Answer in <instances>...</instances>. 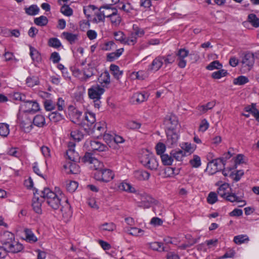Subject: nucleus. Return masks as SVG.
<instances>
[{
	"instance_id": "obj_1",
	"label": "nucleus",
	"mask_w": 259,
	"mask_h": 259,
	"mask_svg": "<svg viewBox=\"0 0 259 259\" xmlns=\"http://www.w3.org/2000/svg\"><path fill=\"white\" fill-rule=\"evenodd\" d=\"M40 196L43 198L47 203L53 209H58L61 205V202L64 198L65 200L67 207H69L68 204V200L66 199L63 194L60 193L57 194L50 190L49 188H44L41 192Z\"/></svg>"
},
{
	"instance_id": "obj_2",
	"label": "nucleus",
	"mask_w": 259,
	"mask_h": 259,
	"mask_svg": "<svg viewBox=\"0 0 259 259\" xmlns=\"http://www.w3.org/2000/svg\"><path fill=\"white\" fill-rule=\"evenodd\" d=\"M141 163L146 167L151 170H156L158 163L154 155L148 151L143 152L140 158Z\"/></svg>"
},
{
	"instance_id": "obj_3",
	"label": "nucleus",
	"mask_w": 259,
	"mask_h": 259,
	"mask_svg": "<svg viewBox=\"0 0 259 259\" xmlns=\"http://www.w3.org/2000/svg\"><path fill=\"white\" fill-rule=\"evenodd\" d=\"M114 176L113 171L109 169L102 168L94 173V177L96 180L106 183L112 180Z\"/></svg>"
},
{
	"instance_id": "obj_4",
	"label": "nucleus",
	"mask_w": 259,
	"mask_h": 259,
	"mask_svg": "<svg viewBox=\"0 0 259 259\" xmlns=\"http://www.w3.org/2000/svg\"><path fill=\"white\" fill-rule=\"evenodd\" d=\"M21 110L25 113H34L39 110V105L35 101H26L21 104Z\"/></svg>"
},
{
	"instance_id": "obj_5",
	"label": "nucleus",
	"mask_w": 259,
	"mask_h": 259,
	"mask_svg": "<svg viewBox=\"0 0 259 259\" xmlns=\"http://www.w3.org/2000/svg\"><path fill=\"white\" fill-rule=\"evenodd\" d=\"M82 161L83 162H88L90 164V167L97 170V171L101 169L103 166V163L93 157L92 154L90 153H86L82 158Z\"/></svg>"
},
{
	"instance_id": "obj_6",
	"label": "nucleus",
	"mask_w": 259,
	"mask_h": 259,
	"mask_svg": "<svg viewBox=\"0 0 259 259\" xmlns=\"http://www.w3.org/2000/svg\"><path fill=\"white\" fill-rule=\"evenodd\" d=\"M104 92L105 90L103 87L99 84H96L88 89V95L90 99L94 100V102H98Z\"/></svg>"
},
{
	"instance_id": "obj_7",
	"label": "nucleus",
	"mask_w": 259,
	"mask_h": 259,
	"mask_svg": "<svg viewBox=\"0 0 259 259\" xmlns=\"http://www.w3.org/2000/svg\"><path fill=\"white\" fill-rule=\"evenodd\" d=\"M224 160L222 158L212 160L207 164L206 169L211 174H215L224 166Z\"/></svg>"
},
{
	"instance_id": "obj_8",
	"label": "nucleus",
	"mask_w": 259,
	"mask_h": 259,
	"mask_svg": "<svg viewBox=\"0 0 259 259\" xmlns=\"http://www.w3.org/2000/svg\"><path fill=\"white\" fill-rule=\"evenodd\" d=\"M83 117L81 126L85 130L92 128L96 120L95 113L91 111H87Z\"/></svg>"
},
{
	"instance_id": "obj_9",
	"label": "nucleus",
	"mask_w": 259,
	"mask_h": 259,
	"mask_svg": "<svg viewBox=\"0 0 259 259\" xmlns=\"http://www.w3.org/2000/svg\"><path fill=\"white\" fill-rule=\"evenodd\" d=\"M5 245L6 248L7 249L8 252L16 253L21 251L24 246L22 244L20 243L17 241L14 240L11 242L5 241Z\"/></svg>"
},
{
	"instance_id": "obj_10",
	"label": "nucleus",
	"mask_w": 259,
	"mask_h": 259,
	"mask_svg": "<svg viewBox=\"0 0 259 259\" xmlns=\"http://www.w3.org/2000/svg\"><path fill=\"white\" fill-rule=\"evenodd\" d=\"M241 64L244 71H249L253 66L254 63L253 54L252 53H246L241 60Z\"/></svg>"
},
{
	"instance_id": "obj_11",
	"label": "nucleus",
	"mask_w": 259,
	"mask_h": 259,
	"mask_svg": "<svg viewBox=\"0 0 259 259\" xmlns=\"http://www.w3.org/2000/svg\"><path fill=\"white\" fill-rule=\"evenodd\" d=\"M176 55L178 57V60L179 61L178 66L181 68H185L187 64L185 58L188 56H189V51L185 49H180L178 51Z\"/></svg>"
},
{
	"instance_id": "obj_12",
	"label": "nucleus",
	"mask_w": 259,
	"mask_h": 259,
	"mask_svg": "<svg viewBox=\"0 0 259 259\" xmlns=\"http://www.w3.org/2000/svg\"><path fill=\"white\" fill-rule=\"evenodd\" d=\"M164 124L167 131H174L178 125V120L177 116L173 114L167 115L164 120Z\"/></svg>"
},
{
	"instance_id": "obj_13",
	"label": "nucleus",
	"mask_w": 259,
	"mask_h": 259,
	"mask_svg": "<svg viewBox=\"0 0 259 259\" xmlns=\"http://www.w3.org/2000/svg\"><path fill=\"white\" fill-rule=\"evenodd\" d=\"M179 136L174 131L169 130L167 132V140L166 144L168 147H172L177 145Z\"/></svg>"
},
{
	"instance_id": "obj_14",
	"label": "nucleus",
	"mask_w": 259,
	"mask_h": 259,
	"mask_svg": "<svg viewBox=\"0 0 259 259\" xmlns=\"http://www.w3.org/2000/svg\"><path fill=\"white\" fill-rule=\"evenodd\" d=\"M75 144L73 142H69L68 144V150L66 151V155L69 160L72 161H75L78 158V154L75 151Z\"/></svg>"
},
{
	"instance_id": "obj_15",
	"label": "nucleus",
	"mask_w": 259,
	"mask_h": 259,
	"mask_svg": "<svg viewBox=\"0 0 259 259\" xmlns=\"http://www.w3.org/2000/svg\"><path fill=\"white\" fill-rule=\"evenodd\" d=\"M20 127L24 132L29 133L33 127L31 119L25 115L20 121Z\"/></svg>"
},
{
	"instance_id": "obj_16",
	"label": "nucleus",
	"mask_w": 259,
	"mask_h": 259,
	"mask_svg": "<svg viewBox=\"0 0 259 259\" xmlns=\"http://www.w3.org/2000/svg\"><path fill=\"white\" fill-rule=\"evenodd\" d=\"M70 116L71 119V121L73 123L79 125H81L83 117L81 111L77 109H74L71 111Z\"/></svg>"
},
{
	"instance_id": "obj_17",
	"label": "nucleus",
	"mask_w": 259,
	"mask_h": 259,
	"mask_svg": "<svg viewBox=\"0 0 259 259\" xmlns=\"http://www.w3.org/2000/svg\"><path fill=\"white\" fill-rule=\"evenodd\" d=\"M180 146L186 156L192 154L196 149V145L189 142H182Z\"/></svg>"
},
{
	"instance_id": "obj_18",
	"label": "nucleus",
	"mask_w": 259,
	"mask_h": 259,
	"mask_svg": "<svg viewBox=\"0 0 259 259\" xmlns=\"http://www.w3.org/2000/svg\"><path fill=\"white\" fill-rule=\"evenodd\" d=\"M154 201V199L151 196L144 194L141 196V201L139 206L145 208H149Z\"/></svg>"
},
{
	"instance_id": "obj_19",
	"label": "nucleus",
	"mask_w": 259,
	"mask_h": 259,
	"mask_svg": "<svg viewBox=\"0 0 259 259\" xmlns=\"http://www.w3.org/2000/svg\"><path fill=\"white\" fill-rule=\"evenodd\" d=\"M89 144L90 150L92 151H105L108 149V147L105 145L97 141L91 140Z\"/></svg>"
},
{
	"instance_id": "obj_20",
	"label": "nucleus",
	"mask_w": 259,
	"mask_h": 259,
	"mask_svg": "<svg viewBox=\"0 0 259 259\" xmlns=\"http://www.w3.org/2000/svg\"><path fill=\"white\" fill-rule=\"evenodd\" d=\"M134 178L139 181H147L149 179L150 174L147 171L139 169L134 172Z\"/></svg>"
},
{
	"instance_id": "obj_21",
	"label": "nucleus",
	"mask_w": 259,
	"mask_h": 259,
	"mask_svg": "<svg viewBox=\"0 0 259 259\" xmlns=\"http://www.w3.org/2000/svg\"><path fill=\"white\" fill-rule=\"evenodd\" d=\"M162 59L160 56L155 58L149 66L148 70L154 71H158L163 65Z\"/></svg>"
},
{
	"instance_id": "obj_22",
	"label": "nucleus",
	"mask_w": 259,
	"mask_h": 259,
	"mask_svg": "<svg viewBox=\"0 0 259 259\" xmlns=\"http://www.w3.org/2000/svg\"><path fill=\"white\" fill-rule=\"evenodd\" d=\"M32 206L33 210L38 214L41 213V200H39V197L34 194V197L32 199Z\"/></svg>"
},
{
	"instance_id": "obj_23",
	"label": "nucleus",
	"mask_w": 259,
	"mask_h": 259,
	"mask_svg": "<svg viewBox=\"0 0 259 259\" xmlns=\"http://www.w3.org/2000/svg\"><path fill=\"white\" fill-rule=\"evenodd\" d=\"M245 112L251 114L259 122V111L256 108V104L252 103L251 105H248L244 108Z\"/></svg>"
},
{
	"instance_id": "obj_24",
	"label": "nucleus",
	"mask_w": 259,
	"mask_h": 259,
	"mask_svg": "<svg viewBox=\"0 0 259 259\" xmlns=\"http://www.w3.org/2000/svg\"><path fill=\"white\" fill-rule=\"evenodd\" d=\"M98 81L103 88L108 85L110 83V76L108 72L105 71L101 73L98 78Z\"/></svg>"
},
{
	"instance_id": "obj_25",
	"label": "nucleus",
	"mask_w": 259,
	"mask_h": 259,
	"mask_svg": "<svg viewBox=\"0 0 259 259\" xmlns=\"http://www.w3.org/2000/svg\"><path fill=\"white\" fill-rule=\"evenodd\" d=\"M112 5L105 4L101 7V9H102L103 12V15H104L105 17L109 18L112 15H113L115 12H117V10L112 7Z\"/></svg>"
},
{
	"instance_id": "obj_26",
	"label": "nucleus",
	"mask_w": 259,
	"mask_h": 259,
	"mask_svg": "<svg viewBox=\"0 0 259 259\" xmlns=\"http://www.w3.org/2000/svg\"><path fill=\"white\" fill-rule=\"evenodd\" d=\"M64 168L68 174H76L79 172V167L75 163H69L64 165Z\"/></svg>"
},
{
	"instance_id": "obj_27",
	"label": "nucleus",
	"mask_w": 259,
	"mask_h": 259,
	"mask_svg": "<svg viewBox=\"0 0 259 259\" xmlns=\"http://www.w3.org/2000/svg\"><path fill=\"white\" fill-rule=\"evenodd\" d=\"M25 236V240L30 243H34L37 241V237L33 234L32 231L29 229H25L24 231Z\"/></svg>"
},
{
	"instance_id": "obj_28",
	"label": "nucleus",
	"mask_w": 259,
	"mask_h": 259,
	"mask_svg": "<svg viewBox=\"0 0 259 259\" xmlns=\"http://www.w3.org/2000/svg\"><path fill=\"white\" fill-rule=\"evenodd\" d=\"M118 189L120 190L124 191L128 193H136V191L130 184L126 182H122L118 186Z\"/></svg>"
},
{
	"instance_id": "obj_29",
	"label": "nucleus",
	"mask_w": 259,
	"mask_h": 259,
	"mask_svg": "<svg viewBox=\"0 0 259 259\" xmlns=\"http://www.w3.org/2000/svg\"><path fill=\"white\" fill-rule=\"evenodd\" d=\"M170 154L174 158L179 161H182L185 156H187L182 149L172 150Z\"/></svg>"
},
{
	"instance_id": "obj_30",
	"label": "nucleus",
	"mask_w": 259,
	"mask_h": 259,
	"mask_svg": "<svg viewBox=\"0 0 259 259\" xmlns=\"http://www.w3.org/2000/svg\"><path fill=\"white\" fill-rule=\"evenodd\" d=\"M110 70L113 75L117 80L119 79L123 74V71L119 69V67L114 64H111L110 65Z\"/></svg>"
},
{
	"instance_id": "obj_31",
	"label": "nucleus",
	"mask_w": 259,
	"mask_h": 259,
	"mask_svg": "<svg viewBox=\"0 0 259 259\" xmlns=\"http://www.w3.org/2000/svg\"><path fill=\"white\" fill-rule=\"evenodd\" d=\"M45 123V118L41 115H37L33 119V123L36 126L42 127Z\"/></svg>"
},
{
	"instance_id": "obj_32",
	"label": "nucleus",
	"mask_w": 259,
	"mask_h": 259,
	"mask_svg": "<svg viewBox=\"0 0 259 259\" xmlns=\"http://www.w3.org/2000/svg\"><path fill=\"white\" fill-rule=\"evenodd\" d=\"M94 69L93 67H88L83 70L84 76L81 77V80L82 81H87L88 79L94 75Z\"/></svg>"
},
{
	"instance_id": "obj_33",
	"label": "nucleus",
	"mask_w": 259,
	"mask_h": 259,
	"mask_svg": "<svg viewBox=\"0 0 259 259\" xmlns=\"http://www.w3.org/2000/svg\"><path fill=\"white\" fill-rule=\"evenodd\" d=\"M148 76V73L147 71L143 70H140L138 72H133L132 77L133 78L138 79L140 80H143Z\"/></svg>"
},
{
	"instance_id": "obj_34",
	"label": "nucleus",
	"mask_w": 259,
	"mask_h": 259,
	"mask_svg": "<svg viewBox=\"0 0 259 259\" xmlns=\"http://www.w3.org/2000/svg\"><path fill=\"white\" fill-rule=\"evenodd\" d=\"M228 189H229V184L225 183L219 188L218 193L221 197L223 198L225 197L226 194H228V193H229Z\"/></svg>"
},
{
	"instance_id": "obj_35",
	"label": "nucleus",
	"mask_w": 259,
	"mask_h": 259,
	"mask_svg": "<svg viewBox=\"0 0 259 259\" xmlns=\"http://www.w3.org/2000/svg\"><path fill=\"white\" fill-rule=\"evenodd\" d=\"M30 55L33 61L39 62L41 60V56L38 51L34 48L30 46Z\"/></svg>"
},
{
	"instance_id": "obj_36",
	"label": "nucleus",
	"mask_w": 259,
	"mask_h": 259,
	"mask_svg": "<svg viewBox=\"0 0 259 259\" xmlns=\"http://www.w3.org/2000/svg\"><path fill=\"white\" fill-rule=\"evenodd\" d=\"M148 96L146 93H135L133 97L134 100H135L137 103H142L147 99Z\"/></svg>"
},
{
	"instance_id": "obj_37",
	"label": "nucleus",
	"mask_w": 259,
	"mask_h": 259,
	"mask_svg": "<svg viewBox=\"0 0 259 259\" xmlns=\"http://www.w3.org/2000/svg\"><path fill=\"white\" fill-rule=\"evenodd\" d=\"M116 226L113 223H105L100 226L99 229L102 231H113L115 229Z\"/></svg>"
},
{
	"instance_id": "obj_38",
	"label": "nucleus",
	"mask_w": 259,
	"mask_h": 259,
	"mask_svg": "<svg viewBox=\"0 0 259 259\" xmlns=\"http://www.w3.org/2000/svg\"><path fill=\"white\" fill-rule=\"evenodd\" d=\"M25 10L27 14L33 16L38 13L39 9L36 5H33L28 8H26Z\"/></svg>"
},
{
	"instance_id": "obj_39",
	"label": "nucleus",
	"mask_w": 259,
	"mask_h": 259,
	"mask_svg": "<svg viewBox=\"0 0 259 259\" xmlns=\"http://www.w3.org/2000/svg\"><path fill=\"white\" fill-rule=\"evenodd\" d=\"M160 57L162 58L163 65L165 66L168 64L173 63L175 61V57L171 54L166 56H160Z\"/></svg>"
},
{
	"instance_id": "obj_40",
	"label": "nucleus",
	"mask_w": 259,
	"mask_h": 259,
	"mask_svg": "<svg viewBox=\"0 0 259 259\" xmlns=\"http://www.w3.org/2000/svg\"><path fill=\"white\" fill-rule=\"evenodd\" d=\"M62 35L64 37L70 42V44H73L77 39L78 35L72 33L64 32L62 33Z\"/></svg>"
},
{
	"instance_id": "obj_41",
	"label": "nucleus",
	"mask_w": 259,
	"mask_h": 259,
	"mask_svg": "<svg viewBox=\"0 0 259 259\" xmlns=\"http://www.w3.org/2000/svg\"><path fill=\"white\" fill-rule=\"evenodd\" d=\"M51 121L54 122H58L63 119V116L57 112H53L49 115Z\"/></svg>"
},
{
	"instance_id": "obj_42",
	"label": "nucleus",
	"mask_w": 259,
	"mask_h": 259,
	"mask_svg": "<svg viewBox=\"0 0 259 259\" xmlns=\"http://www.w3.org/2000/svg\"><path fill=\"white\" fill-rule=\"evenodd\" d=\"M34 23L40 26H46L48 23V18L44 16H41L39 17L35 18L34 20Z\"/></svg>"
},
{
	"instance_id": "obj_43",
	"label": "nucleus",
	"mask_w": 259,
	"mask_h": 259,
	"mask_svg": "<svg viewBox=\"0 0 259 259\" xmlns=\"http://www.w3.org/2000/svg\"><path fill=\"white\" fill-rule=\"evenodd\" d=\"M248 21L255 28H257L259 26V19L255 14H249L248 16Z\"/></svg>"
},
{
	"instance_id": "obj_44",
	"label": "nucleus",
	"mask_w": 259,
	"mask_h": 259,
	"mask_svg": "<svg viewBox=\"0 0 259 259\" xmlns=\"http://www.w3.org/2000/svg\"><path fill=\"white\" fill-rule=\"evenodd\" d=\"M15 239L14 235L8 231L4 233L2 236V244H5V241L11 242V241Z\"/></svg>"
},
{
	"instance_id": "obj_45",
	"label": "nucleus",
	"mask_w": 259,
	"mask_h": 259,
	"mask_svg": "<svg viewBox=\"0 0 259 259\" xmlns=\"http://www.w3.org/2000/svg\"><path fill=\"white\" fill-rule=\"evenodd\" d=\"M215 101H211L207 103L206 105L199 106L198 110L202 113H205L208 110L212 109L215 106Z\"/></svg>"
},
{
	"instance_id": "obj_46",
	"label": "nucleus",
	"mask_w": 259,
	"mask_h": 259,
	"mask_svg": "<svg viewBox=\"0 0 259 259\" xmlns=\"http://www.w3.org/2000/svg\"><path fill=\"white\" fill-rule=\"evenodd\" d=\"M249 238L246 235H240L234 237V241L236 244H241L245 241H248Z\"/></svg>"
},
{
	"instance_id": "obj_47",
	"label": "nucleus",
	"mask_w": 259,
	"mask_h": 259,
	"mask_svg": "<svg viewBox=\"0 0 259 259\" xmlns=\"http://www.w3.org/2000/svg\"><path fill=\"white\" fill-rule=\"evenodd\" d=\"M105 16L103 15V12L101 9V7L99 9V12L96 14V17L94 18L93 21L97 23L100 22H104Z\"/></svg>"
},
{
	"instance_id": "obj_48",
	"label": "nucleus",
	"mask_w": 259,
	"mask_h": 259,
	"mask_svg": "<svg viewBox=\"0 0 259 259\" xmlns=\"http://www.w3.org/2000/svg\"><path fill=\"white\" fill-rule=\"evenodd\" d=\"M150 247L154 250L158 251H163L164 250L163 243L159 242H154L150 244Z\"/></svg>"
},
{
	"instance_id": "obj_49",
	"label": "nucleus",
	"mask_w": 259,
	"mask_h": 259,
	"mask_svg": "<svg viewBox=\"0 0 259 259\" xmlns=\"http://www.w3.org/2000/svg\"><path fill=\"white\" fill-rule=\"evenodd\" d=\"M9 125L4 123H0V135L3 137H7L9 134Z\"/></svg>"
},
{
	"instance_id": "obj_50",
	"label": "nucleus",
	"mask_w": 259,
	"mask_h": 259,
	"mask_svg": "<svg viewBox=\"0 0 259 259\" xmlns=\"http://www.w3.org/2000/svg\"><path fill=\"white\" fill-rule=\"evenodd\" d=\"M44 105L47 111H52L55 109L56 103L51 100H45Z\"/></svg>"
},
{
	"instance_id": "obj_51",
	"label": "nucleus",
	"mask_w": 259,
	"mask_h": 259,
	"mask_svg": "<svg viewBox=\"0 0 259 259\" xmlns=\"http://www.w3.org/2000/svg\"><path fill=\"white\" fill-rule=\"evenodd\" d=\"M191 166L195 168H198L201 165V160L199 156L194 155L193 159L190 160Z\"/></svg>"
},
{
	"instance_id": "obj_52",
	"label": "nucleus",
	"mask_w": 259,
	"mask_h": 259,
	"mask_svg": "<svg viewBox=\"0 0 259 259\" xmlns=\"http://www.w3.org/2000/svg\"><path fill=\"white\" fill-rule=\"evenodd\" d=\"M141 124L135 120H130L127 122L126 126L127 128L132 130H138L141 127Z\"/></svg>"
},
{
	"instance_id": "obj_53",
	"label": "nucleus",
	"mask_w": 259,
	"mask_h": 259,
	"mask_svg": "<svg viewBox=\"0 0 259 259\" xmlns=\"http://www.w3.org/2000/svg\"><path fill=\"white\" fill-rule=\"evenodd\" d=\"M137 37L132 32L128 37L125 38L124 44L134 45L137 42Z\"/></svg>"
},
{
	"instance_id": "obj_54",
	"label": "nucleus",
	"mask_w": 259,
	"mask_h": 259,
	"mask_svg": "<svg viewBox=\"0 0 259 259\" xmlns=\"http://www.w3.org/2000/svg\"><path fill=\"white\" fill-rule=\"evenodd\" d=\"M162 162L164 165H169L172 164L173 157L167 154H162L161 155Z\"/></svg>"
},
{
	"instance_id": "obj_55",
	"label": "nucleus",
	"mask_w": 259,
	"mask_h": 259,
	"mask_svg": "<svg viewBox=\"0 0 259 259\" xmlns=\"http://www.w3.org/2000/svg\"><path fill=\"white\" fill-rule=\"evenodd\" d=\"M248 82L247 77L244 76H240L233 80V83L237 85H243Z\"/></svg>"
},
{
	"instance_id": "obj_56",
	"label": "nucleus",
	"mask_w": 259,
	"mask_h": 259,
	"mask_svg": "<svg viewBox=\"0 0 259 259\" xmlns=\"http://www.w3.org/2000/svg\"><path fill=\"white\" fill-rule=\"evenodd\" d=\"M133 33L137 37H140L144 35L145 31L143 29L139 28L136 25H134Z\"/></svg>"
},
{
	"instance_id": "obj_57",
	"label": "nucleus",
	"mask_w": 259,
	"mask_h": 259,
	"mask_svg": "<svg viewBox=\"0 0 259 259\" xmlns=\"http://www.w3.org/2000/svg\"><path fill=\"white\" fill-rule=\"evenodd\" d=\"M227 74V72L226 70L222 69L213 72L211 76L213 78L220 79L222 77L226 76Z\"/></svg>"
},
{
	"instance_id": "obj_58",
	"label": "nucleus",
	"mask_w": 259,
	"mask_h": 259,
	"mask_svg": "<svg viewBox=\"0 0 259 259\" xmlns=\"http://www.w3.org/2000/svg\"><path fill=\"white\" fill-rule=\"evenodd\" d=\"M49 45L50 47L58 48L61 46L60 41L57 38H51L49 40Z\"/></svg>"
},
{
	"instance_id": "obj_59",
	"label": "nucleus",
	"mask_w": 259,
	"mask_h": 259,
	"mask_svg": "<svg viewBox=\"0 0 259 259\" xmlns=\"http://www.w3.org/2000/svg\"><path fill=\"white\" fill-rule=\"evenodd\" d=\"M109 18L112 24L115 25L119 24L121 21V18L119 15L117 14V12L114 13Z\"/></svg>"
},
{
	"instance_id": "obj_60",
	"label": "nucleus",
	"mask_w": 259,
	"mask_h": 259,
	"mask_svg": "<svg viewBox=\"0 0 259 259\" xmlns=\"http://www.w3.org/2000/svg\"><path fill=\"white\" fill-rule=\"evenodd\" d=\"M224 198L232 202L240 201V197L237 196L234 193H228V194H227L225 197Z\"/></svg>"
},
{
	"instance_id": "obj_61",
	"label": "nucleus",
	"mask_w": 259,
	"mask_h": 259,
	"mask_svg": "<svg viewBox=\"0 0 259 259\" xmlns=\"http://www.w3.org/2000/svg\"><path fill=\"white\" fill-rule=\"evenodd\" d=\"M60 11L62 14L67 16H70L72 15L73 13L72 10L67 5L62 6Z\"/></svg>"
},
{
	"instance_id": "obj_62",
	"label": "nucleus",
	"mask_w": 259,
	"mask_h": 259,
	"mask_svg": "<svg viewBox=\"0 0 259 259\" xmlns=\"http://www.w3.org/2000/svg\"><path fill=\"white\" fill-rule=\"evenodd\" d=\"M222 66V64L218 61H214L207 66L206 69L209 70H212L214 69H220Z\"/></svg>"
},
{
	"instance_id": "obj_63",
	"label": "nucleus",
	"mask_w": 259,
	"mask_h": 259,
	"mask_svg": "<svg viewBox=\"0 0 259 259\" xmlns=\"http://www.w3.org/2000/svg\"><path fill=\"white\" fill-rule=\"evenodd\" d=\"M209 127V123L206 119H203L201 120L199 127V131L202 132L206 131Z\"/></svg>"
},
{
	"instance_id": "obj_64",
	"label": "nucleus",
	"mask_w": 259,
	"mask_h": 259,
	"mask_svg": "<svg viewBox=\"0 0 259 259\" xmlns=\"http://www.w3.org/2000/svg\"><path fill=\"white\" fill-rule=\"evenodd\" d=\"M78 184L75 181H71L66 186L67 190L70 192H74L77 188Z\"/></svg>"
}]
</instances>
